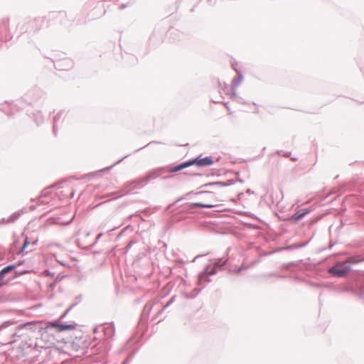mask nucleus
I'll use <instances>...</instances> for the list:
<instances>
[{
	"label": "nucleus",
	"instance_id": "obj_1",
	"mask_svg": "<svg viewBox=\"0 0 364 364\" xmlns=\"http://www.w3.org/2000/svg\"><path fill=\"white\" fill-rule=\"evenodd\" d=\"M202 193L204 194L205 198L208 200L199 203H191L190 205L191 208H213L215 207L216 205V203L220 200L215 196L218 193L217 190H215V191L203 192Z\"/></svg>",
	"mask_w": 364,
	"mask_h": 364
},
{
	"label": "nucleus",
	"instance_id": "obj_2",
	"mask_svg": "<svg viewBox=\"0 0 364 364\" xmlns=\"http://www.w3.org/2000/svg\"><path fill=\"white\" fill-rule=\"evenodd\" d=\"M213 163V159L210 157L206 156L204 158L198 157L197 159L190 161L188 162L183 163L174 168L173 171H179L183 168L188 167L193 164H197L199 166H210Z\"/></svg>",
	"mask_w": 364,
	"mask_h": 364
},
{
	"label": "nucleus",
	"instance_id": "obj_3",
	"mask_svg": "<svg viewBox=\"0 0 364 364\" xmlns=\"http://www.w3.org/2000/svg\"><path fill=\"white\" fill-rule=\"evenodd\" d=\"M350 270L349 266L346 263H338L329 269V272L336 277H343Z\"/></svg>",
	"mask_w": 364,
	"mask_h": 364
},
{
	"label": "nucleus",
	"instance_id": "obj_4",
	"mask_svg": "<svg viewBox=\"0 0 364 364\" xmlns=\"http://www.w3.org/2000/svg\"><path fill=\"white\" fill-rule=\"evenodd\" d=\"M14 265H9L4 268L1 271H0V287H3L4 285H6L8 284V282H6L4 278L6 274L11 272L12 270L15 269Z\"/></svg>",
	"mask_w": 364,
	"mask_h": 364
},
{
	"label": "nucleus",
	"instance_id": "obj_5",
	"mask_svg": "<svg viewBox=\"0 0 364 364\" xmlns=\"http://www.w3.org/2000/svg\"><path fill=\"white\" fill-rule=\"evenodd\" d=\"M53 326L55 327L59 331L73 330L75 328V326L72 324H53Z\"/></svg>",
	"mask_w": 364,
	"mask_h": 364
},
{
	"label": "nucleus",
	"instance_id": "obj_6",
	"mask_svg": "<svg viewBox=\"0 0 364 364\" xmlns=\"http://www.w3.org/2000/svg\"><path fill=\"white\" fill-rule=\"evenodd\" d=\"M28 245V240H25V242H24V244H23V247H22L21 251H23V250L26 249V246H27Z\"/></svg>",
	"mask_w": 364,
	"mask_h": 364
},
{
	"label": "nucleus",
	"instance_id": "obj_7",
	"mask_svg": "<svg viewBox=\"0 0 364 364\" xmlns=\"http://www.w3.org/2000/svg\"><path fill=\"white\" fill-rule=\"evenodd\" d=\"M218 183H213V184H212L211 186H215V187H216V186H218Z\"/></svg>",
	"mask_w": 364,
	"mask_h": 364
}]
</instances>
